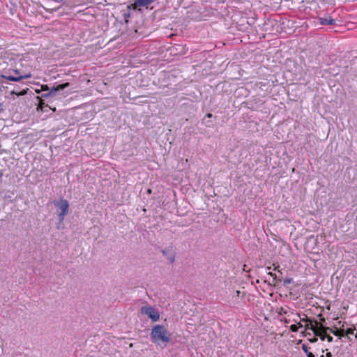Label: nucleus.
<instances>
[{
	"instance_id": "nucleus-1",
	"label": "nucleus",
	"mask_w": 357,
	"mask_h": 357,
	"mask_svg": "<svg viewBox=\"0 0 357 357\" xmlns=\"http://www.w3.org/2000/svg\"><path fill=\"white\" fill-rule=\"evenodd\" d=\"M151 339L153 342L160 344H167L171 340V333L162 325H155L151 332Z\"/></svg>"
},
{
	"instance_id": "nucleus-2",
	"label": "nucleus",
	"mask_w": 357,
	"mask_h": 357,
	"mask_svg": "<svg viewBox=\"0 0 357 357\" xmlns=\"http://www.w3.org/2000/svg\"><path fill=\"white\" fill-rule=\"evenodd\" d=\"M305 329H310L314 333V335L319 337L322 341L326 339V336L328 335L327 332H329V327L324 326L322 324H319L317 321H316V326H314L310 321V326L307 324Z\"/></svg>"
},
{
	"instance_id": "nucleus-3",
	"label": "nucleus",
	"mask_w": 357,
	"mask_h": 357,
	"mask_svg": "<svg viewBox=\"0 0 357 357\" xmlns=\"http://www.w3.org/2000/svg\"><path fill=\"white\" fill-rule=\"evenodd\" d=\"M53 204L57 208L59 221L62 222L64 217L68 213V202L66 199H61L59 200H54Z\"/></svg>"
},
{
	"instance_id": "nucleus-4",
	"label": "nucleus",
	"mask_w": 357,
	"mask_h": 357,
	"mask_svg": "<svg viewBox=\"0 0 357 357\" xmlns=\"http://www.w3.org/2000/svg\"><path fill=\"white\" fill-rule=\"evenodd\" d=\"M141 312L147 315L153 321H157L160 318L159 312L151 306L142 307Z\"/></svg>"
},
{
	"instance_id": "nucleus-5",
	"label": "nucleus",
	"mask_w": 357,
	"mask_h": 357,
	"mask_svg": "<svg viewBox=\"0 0 357 357\" xmlns=\"http://www.w3.org/2000/svg\"><path fill=\"white\" fill-rule=\"evenodd\" d=\"M68 82H66L61 84L58 85L56 87H53L51 89V90L47 93L44 94V97H48V96H55L56 95V93L59 91L63 90L66 88H67L69 86Z\"/></svg>"
},
{
	"instance_id": "nucleus-6",
	"label": "nucleus",
	"mask_w": 357,
	"mask_h": 357,
	"mask_svg": "<svg viewBox=\"0 0 357 357\" xmlns=\"http://www.w3.org/2000/svg\"><path fill=\"white\" fill-rule=\"evenodd\" d=\"M154 1L155 0H136L132 6L135 9L139 8L140 7H147Z\"/></svg>"
},
{
	"instance_id": "nucleus-7",
	"label": "nucleus",
	"mask_w": 357,
	"mask_h": 357,
	"mask_svg": "<svg viewBox=\"0 0 357 357\" xmlns=\"http://www.w3.org/2000/svg\"><path fill=\"white\" fill-rule=\"evenodd\" d=\"M2 77L4 78V79H6L8 80H10V81L20 82V80H22L24 78H29V77H31V75L30 74H27V75H25L16 76V77L15 76H13V75H3Z\"/></svg>"
},
{
	"instance_id": "nucleus-8",
	"label": "nucleus",
	"mask_w": 357,
	"mask_h": 357,
	"mask_svg": "<svg viewBox=\"0 0 357 357\" xmlns=\"http://www.w3.org/2000/svg\"><path fill=\"white\" fill-rule=\"evenodd\" d=\"M319 21L323 25L334 24L335 23V20L331 17H319Z\"/></svg>"
},
{
	"instance_id": "nucleus-9",
	"label": "nucleus",
	"mask_w": 357,
	"mask_h": 357,
	"mask_svg": "<svg viewBox=\"0 0 357 357\" xmlns=\"http://www.w3.org/2000/svg\"><path fill=\"white\" fill-rule=\"evenodd\" d=\"M329 332L335 335V336H338L340 338L344 336V331L343 329H335L333 330L329 328Z\"/></svg>"
},
{
	"instance_id": "nucleus-10",
	"label": "nucleus",
	"mask_w": 357,
	"mask_h": 357,
	"mask_svg": "<svg viewBox=\"0 0 357 357\" xmlns=\"http://www.w3.org/2000/svg\"><path fill=\"white\" fill-rule=\"evenodd\" d=\"M302 349L305 351V353L306 354L307 357H315L314 355L312 352L309 351L308 347L307 345H305V344H303L302 345Z\"/></svg>"
},
{
	"instance_id": "nucleus-11",
	"label": "nucleus",
	"mask_w": 357,
	"mask_h": 357,
	"mask_svg": "<svg viewBox=\"0 0 357 357\" xmlns=\"http://www.w3.org/2000/svg\"><path fill=\"white\" fill-rule=\"evenodd\" d=\"M26 90H28V89H22V91H18L17 90H13L11 91V93L12 94H16L17 96H24V94L26 93Z\"/></svg>"
},
{
	"instance_id": "nucleus-12",
	"label": "nucleus",
	"mask_w": 357,
	"mask_h": 357,
	"mask_svg": "<svg viewBox=\"0 0 357 357\" xmlns=\"http://www.w3.org/2000/svg\"><path fill=\"white\" fill-rule=\"evenodd\" d=\"M303 327V325L301 324H298V325L296 324H293L290 326V330L292 331V332H297L298 328H301Z\"/></svg>"
},
{
	"instance_id": "nucleus-13",
	"label": "nucleus",
	"mask_w": 357,
	"mask_h": 357,
	"mask_svg": "<svg viewBox=\"0 0 357 357\" xmlns=\"http://www.w3.org/2000/svg\"><path fill=\"white\" fill-rule=\"evenodd\" d=\"M354 331L355 328H348L344 331V335L349 336V335H354ZM348 338L349 339V337H348Z\"/></svg>"
},
{
	"instance_id": "nucleus-14",
	"label": "nucleus",
	"mask_w": 357,
	"mask_h": 357,
	"mask_svg": "<svg viewBox=\"0 0 357 357\" xmlns=\"http://www.w3.org/2000/svg\"><path fill=\"white\" fill-rule=\"evenodd\" d=\"M291 282H292V279L291 278H286L283 281V284L284 286H287V284H290Z\"/></svg>"
},
{
	"instance_id": "nucleus-15",
	"label": "nucleus",
	"mask_w": 357,
	"mask_h": 357,
	"mask_svg": "<svg viewBox=\"0 0 357 357\" xmlns=\"http://www.w3.org/2000/svg\"><path fill=\"white\" fill-rule=\"evenodd\" d=\"M167 258L171 263H173L174 261L175 257L174 255H169Z\"/></svg>"
},
{
	"instance_id": "nucleus-16",
	"label": "nucleus",
	"mask_w": 357,
	"mask_h": 357,
	"mask_svg": "<svg viewBox=\"0 0 357 357\" xmlns=\"http://www.w3.org/2000/svg\"><path fill=\"white\" fill-rule=\"evenodd\" d=\"M269 275H271L273 277V282H275L277 280V275L275 273H273L271 272L268 273Z\"/></svg>"
},
{
	"instance_id": "nucleus-17",
	"label": "nucleus",
	"mask_w": 357,
	"mask_h": 357,
	"mask_svg": "<svg viewBox=\"0 0 357 357\" xmlns=\"http://www.w3.org/2000/svg\"><path fill=\"white\" fill-rule=\"evenodd\" d=\"M326 339H327V341H328V342H331L333 341V337L332 336H331V335H328L326 336Z\"/></svg>"
},
{
	"instance_id": "nucleus-18",
	"label": "nucleus",
	"mask_w": 357,
	"mask_h": 357,
	"mask_svg": "<svg viewBox=\"0 0 357 357\" xmlns=\"http://www.w3.org/2000/svg\"><path fill=\"white\" fill-rule=\"evenodd\" d=\"M318 340L317 337H314L313 338L309 339V341L312 343L316 342Z\"/></svg>"
},
{
	"instance_id": "nucleus-19",
	"label": "nucleus",
	"mask_w": 357,
	"mask_h": 357,
	"mask_svg": "<svg viewBox=\"0 0 357 357\" xmlns=\"http://www.w3.org/2000/svg\"><path fill=\"white\" fill-rule=\"evenodd\" d=\"M168 252H169V250H162V253L165 255H168Z\"/></svg>"
},
{
	"instance_id": "nucleus-20",
	"label": "nucleus",
	"mask_w": 357,
	"mask_h": 357,
	"mask_svg": "<svg viewBox=\"0 0 357 357\" xmlns=\"http://www.w3.org/2000/svg\"><path fill=\"white\" fill-rule=\"evenodd\" d=\"M326 357H332V354L331 352H327L326 354Z\"/></svg>"
},
{
	"instance_id": "nucleus-21",
	"label": "nucleus",
	"mask_w": 357,
	"mask_h": 357,
	"mask_svg": "<svg viewBox=\"0 0 357 357\" xmlns=\"http://www.w3.org/2000/svg\"><path fill=\"white\" fill-rule=\"evenodd\" d=\"M2 176H3V174L1 172H0V184L2 182Z\"/></svg>"
},
{
	"instance_id": "nucleus-22",
	"label": "nucleus",
	"mask_w": 357,
	"mask_h": 357,
	"mask_svg": "<svg viewBox=\"0 0 357 357\" xmlns=\"http://www.w3.org/2000/svg\"><path fill=\"white\" fill-rule=\"evenodd\" d=\"M208 117H211V114H208Z\"/></svg>"
}]
</instances>
